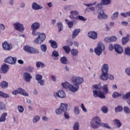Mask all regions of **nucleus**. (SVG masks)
Wrapping results in <instances>:
<instances>
[{"instance_id":"1","label":"nucleus","mask_w":130,"mask_h":130,"mask_svg":"<svg viewBox=\"0 0 130 130\" xmlns=\"http://www.w3.org/2000/svg\"><path fill=\"white\" fill-rule=\"evenodd\" d=\"M40 27V24H39L38 22H35L34 23L31 28L32 30V34L34 36H37L39 35V37L36 38L34 42L35 43H36L37 44H41V43H43V42L46 39V36H45V34L44 33H41L39 34V32H37V30L39 29Z\"/></svg>"},{"instance_id":"2","label":"nucleus","mask_w":130,"mask_h":130,"mask_svg":"<svg viewBox=\"0 0 130 130\" xmlns=\"http://www.w3.org/2000/svg\"><path fill=\"white\" fill-rule=\"evenodd\" d=\"M90 125L92 128L95 129L98 128L99 126H103V127H106L107 128H111L109 125L107 123H101V119L98 117H95L92 119L90 122Z\"/></svg>"},{"instance_id":"3","label":"nucleus","mask_w":130,"mask_h":130,"mask_svg":"<svg viewBox=\"0 0 130 130\" xmlns=\"http://www.w3.org/2000/svg\"><path fill=\"white\" fill-rule=\"evenodd\" d=\"M71 80L75 86H72V88L74 89L75 92H77L79 90V88H80L79 85H81L84 83V78L80 77L73 76L71 78Z\"/></svg>"},{"instance_id":"4","label":"nucleus","mask_w":130,"mask_h":130,"mask_svg":"<svg viewBox=\"0 0 130 130\" xmlns=\"http://www.w3.org/2000/svg\"><path fill=\"white\" fill-rule=\"evenodd\" d=\"M109 69V67L107 64H104L102 67V74L100 76V79L102 81H107L108 80Z\"/></svg>"},{"instance_id":"5","label":"nucleus","mask_w":130,"mask_h":130,"mask_svg":"<svg viewBox=\"0 0 130 130\" xmlns=\"http://www.w3.org/2000/svg\"><path fill=\"white\" fill-rule=\"evenodd\" d=\"M103 4L102 3L98 4L97 6H95V8L98 9V11L101 10L102 13H100L98 15V19L99 20H102L104 19V20H106L107 18H108V16L104 14V11L102 10Z\"/></svg>"},{"instance_id":"6","label":"nucleus","mask_w":130,"mask_h":130,"mask_svg":"<svg viewBox=\"0 0 130 130\" xmlns=\"http://www.w3.org/2000/svg\"><path fill=\"white\" fill-rule=\"evenodd\" d=\"M105 49V46H104V44L102 43V42H100L98 44L97 47L94 49V52L96 55H101V53H102V52Z\"/></svg>"},{"instance_id":"7","label":"nucleus","mask_w":130,"mask_h":130,"mask_svg":"<svg viewBox=\"0 0 130 130\" xmlns=\"http://www.w3.org/2000/svg\"><path fill=\"white\" fill-rule=\"evenodd\" d=\"M68 111V104L61 103L59 108L55 110V113L57 115L61 114L63 112Z\"/></svg>"},{"instance_id":"8","label":"nucleus","mask_w":130,"mask_h":130,"mask_svg":"<svg viewBox=\"0 0 130 130\" xmlns=\"http://www.w3.org/2000/svg\"><path fill=\"white\" fill-rule=\"evenodd\" d=\"M24 50H25L28 53L34 54V53H39V51L37 49H35L32 47L29 46H25L23 47Z\"/></svg>"},{"instance_id":"9","label":"nucleus","mask_w":130,"mask_h":130,"mask_svg":"<svg viewBox=\"0 0 130 130\" xmlns=\"http://www.w3.org/2000/svg\"><path fill=\"white\" fill-rule=\"evenodd\" d=\"M19 93L23 96H29V94L26 92V91L22 88H19L18 90H15L12 91L13 95H18Z\"/></svg>"},{"instance_id":"10","label":"nucleus","mask_w":130,"mask_h":130,"mask_svg":"<svg viewBox=\"0 0 130 130\" xmlns=\"http://www.w3.org/2000/svg\"><path fill=\"white\" fill-rule=\"evenodd\" d=\"M13 26L15 29V30H17V31H19V32H23L24 31V26L23 24L19 23V22H16L13 24Z\"/></svg>"},{"instance_id":"11","label":"nucleus","mask_w":130,"mask_h":130,"mask_svg":"<svg viewBox=\"0 0 130 130\" xmlns=\"http://www.w3.org/2000/svg\"><path fill=\"white\" fill-rule=\"evenodd\" d=\"M61 85L63 88L65 89H69L71 92H76V90L74 89V88H72V87H74V86L69 82H65V83H62Z\"/></svg>"},{"instance_id":"12","label":"nucleus","mask_w":130,"mask_h":130,"mask_svg":"<svg viewBox=\"0 0 130 130\" xmlns=\"http://www.w3.org/2000/svg\"><path fill=\"white\" fill-rule=\"evenodd\" d=\"M114 49L118 54H121L123 52V48L120 45L115 44L114 45Z\"/></svg>"},{"instance_id":"13","label":"nucleus","mask_w":130,"mask_h":130,"mask_svg":"<svg viewBox=\"0 0 130 130\" xmlns=\"http://www.w3.org/2000/svg\"><path fill=\"white\" fill-rule=\"evenodd\" d=\"M3 48L4 50H6L7 51H10V50H12V48H13V45H12L11 44H9L7 43V42H4L2 44Z\"/></svg>"},{"instance_id":"14","label":"nucleus","mask_w":130,"mask_h":130,"mask_svg":"<svg viewBox=\"0 0 130 130\" xmlns=\"http://www.w3.org/2000/svg\"><path fill=\"white\" fill-rule=\"evenodd\" d=\"M53 94L56 99L58 97L59 98H64L66 97V93L63 90H60L58 92H54Z\"/></svg>"},{"instance_id":"15","label":"nucleus","mask_w":130,"mask_h":130,"mask_svg":"<svg viewBox=\"0 0 130 130\" xmlns=\"http://www.w3.org/2000/svg\"><path fill=\"white\" fill-rule=\"evenodd\" d=\"M5 61L7 63H10V64H15L17 61V57L9 56L5 59Z\"/></svg>"},{"instance_id":"16","label":"nucleus","mask_w":130,"mask_h":130,"mask_svg":"<svg viewBox=\"0 0 130 130\" xmlns=\"http://www.w3.org/2000/svg\"><path fill=\"white\" fill-rule=\"evenodd\" d=\"M88 37L93 39V40H96L98 38V33L96 31H90L88 33Z\"/></svg>"},{"instance_id":"17","label":"nucleus","mask_w":130,"mask_h":130,"mask_svg":"<svg viewBox=\"0 0 130 130\" xmlns=\"http://www.w3.org/2000/svg\"><path fill=\"white\" fill-rule=\"evenodd\" d=\"M93 94L94 97H99V98L104 99L105 95L101 92L100 91H97L96 90H93Z\"/></svg>"},{"instance_id":"18","label":"nucleus","mask_w":130,"mask_h":130,"mask_svg":"<svg viewBox=\"0 0 130 130\" xmlns=\"http://www.w3.org/2000/svg\"><path fill=\"white\" fill-rule=\"evenodd\" d=\"M36 80L38 81V82L41 86H43L44 85V80H42V75L40 74L37 75L36 76Z\"/></svg>"},{"instance_id":"19","label":"nucleus","mask_w":130,"mask_h":130,"mask_svg":"<svg viewBox=\"0 0 130 130\" xmlns=\"http://www.w3.org/2000/svg\"><path fill=\"white\" fill-rule=\"evenodd\" d=\"M24 76V80L25 81V82H27L29 83L30 81H31V79H32V76H31V74L30 73H28L27 72H25L23 74Z\"/></svg>"},{"instance_id":"20","label":"nucleus","mask_w":130,"mask_h":130,"mask_svg":"<svg viewBox=\"0 0 130 130\" xmlns=\"http://www.w3.org/2000/svg\"><path fill=\"white\" fill-rule=\"evenodd\" d=\"M106 42H110V41L111 42H115V41H116L117 40V38H116V37H111L110 38H106L104 40Z\"/></svg>"},{"instance_id":"21","label":"nucleus","mask_w":130,"mask_h":130,"mask_svg":"<svg viewBox=\"0 0 130 130\" xmlns=\"http://www.w3.org/2000/svg\"><path fill=\"white\" fill-rule=\"evenodd\" d=\"M1 70L4 74H6V73H7L8 71H9V66L5 63L2 66Z\"/></svg>"},{"instance_id":"22","label":"nucleus","mask_w":130,"mask_h":130,"mask_svg":"<svg viewBox=\"0 0 130 130\" xmlns=\"http://www.w3.org/2000/svg\"><path fill=\"white\" fill-rule=\"evenodd\" d=\"M129 35H127L126 37H123L122 38V43L123 45H124V44H126V43H127V42H128V41H129Z\"/></svg>"},{"instance_id":"23","label":"nucleus","mask_w":130,"mask_h":130,"mask_svg":"<svg viewBox=\"0 0 130 130\" xmlns=\"http://www.w3.org/2000/svg\"><path fill=\"white\" fill-rule=\"evenodd\" d=\"M80 32H81L80 29H74L73 31V34H72L73 39H75V38L77 37V36H78V35H79V33H80Z\"/></svg>"},{"instance_id":"24","label":"nucleus","mask_w":130,"mask_h":130,"mask_svg":"<svg viewBox=\"0 0 130 130\" xmlns=\"http://www.w3.org/2000/svg\"><path fill=\"white\" fill-rule=\"evenodd\" d=\"M32 8L33 10H40L43 8V7L37 4L36 3H34L32 5Z\"/></svg>"},{"instance_id":"25","label":"nucleus","mask_w":130,"mask_h":130,"mask_svg":"<svg viewBox=\"0 0 130 130\" xmlns=\"http://www.w3.org/2000/svg\"><path fill=\"white\" fill-rule=\"evenodd\" d=\"M49 43L51 44V47L54 49L57 48V43H56V42L50 40L49 41Z\"/></svg>"},{"instance_id":"26","label":"nucleus","mask_w":130,"mask_h":130,"mask_svg":"<svg viewBox=\"0 0 130 130\" xmlns=\"http://www.w3.org/2000/svg\"><path fill=\"white\" fill-rule=\"evenodd\" d=\"M7 116L8 113L6 112L3 113L0 117V122H5L7 119L6 117H7Z\"/></svg>"},{"instance_id":"27","label":"nucleus","mask_w":130,"mask_h":130,"mask_svg":"<svg viewBox=\"0 0 130 130\" xmlns=\"http://www.w3.org/2000/svg\"><path fill=\"white\" fill-rule=\"evenodd\" d=\"M113 123L114 125L118 127V128H119V127L121 126V122H120V121L117 119H116L113 121Z\"/></svg>"},{"instance_id":"28","label":"nucleus","mask_w":130,"mask_h":130,"mask_svg":"<svg viewBox=\"0 0 130 130\" xmlns=\"http://www.w3.org/2000/svg\"><path fill=\"white\" fill-rule=\"evenodd\" d=\"M71 53L72 56H78V54H79V51L77 49H72L71 51Z\"/></svg>"},{"instance_id":"29","label":"nucleus","mask_w":130,"mask_h":130,"mask_svg":"<svg viewBox=\"0 0 130 130\" xmlns=\"http://www.w3.org/2000/svg\"><path fill=\"white\" fill-rule=\"evenodd\" d=\"M62 49L64 50L67 54H70L71 52V48L69 46H64L62 47Z\"/></svg>"},{"instance_id":"30","label":"nucleus","mask_w":130,"mask_h":130,"mask_svg":"<svg viewBox=\"0 0 130 130\" xmlns=\"http://www.w3.org/2000/svg\"><path fill=\"white\" fill-rule=\"evenodd\" d=\"M52 56H54V59L56 60L58 59L57 57L59 56V54L58 53V52H57V51L55 50L52 52Z\"/></svg>"},{"instance_id":"31","label":"nucleus","mask_w":130,"mask_h":130,"mask_svg":"<svg viewBox=\"0 0 130 130\" xmlns=\"http://www.w3.org/2000/svg\"><path fill=\"white\" fill-rule=\"evenodd\" d=\"M0 85L3 89H6V88H8V86H9V83H8V82H7L6 81H2L0 83Z\"/></svg>"},{"instance_id":"32","label":"nucleus","mask_w":130,"mask_h":130,"mask_svg":"<svg viewBox=\"0 0 130 130\" xmlns=\"http://www.w3.org/2000/svg\"><path fill=\"white\" fill-rule=\"evenodd\" d=\"M65 22L68 25L69 28H73L74 27V22L73 21H69L68 19H65Z\"/></svg>"},{"instance_id":"33","label":"nucleus","mask_w":130,"mask_h":130,"mask_svg":"<svg viewBox=\"0 0 130 130\" xmlns=\"http://www.w3.org/2000/svg\"><path fill=\"white\" fill-rule=\"evenodd\" d=\"M102 5L104 6H108V5H110L111 4V1L110 0H102L101 1Z\"/></svg>"},{"instance_id":"34","label":"nucleus","mask_w":130,"mask_h":130,"mask_svg":"<svg viewBox=\"0 0 130 130\" xmlns=\"http://www.w3.org/2000/svg\"><path fill=\"white\" fill-rule=\"evenodd\" d=\"M36 67L38 69H39L41 67L42 68H43L45 67V65L42 62L38 61L36 62Z\"/></svg>"},{"instance_id":"35","label":"nucleus","mask_w":130,"mask_h":130,"mask_svg":"<svg viewBox=\"0 0 130 130\" xmlns=\"http://www.w3.org/2000/svg\"><path fill=\"white\" fill-rule=\"evenodd\" d=\"M60 61L63 64H67V63H68V59L66 56L62 57L60 58Z\"/></svg>"},{"instance_id":"36","label":"nucleus","mask_w":130,"mask_h":130,"mask_svg":"<svg viewBox=\"0 0 130 130\" xmlns=\"http://www.w3.org/2000/svg\"><path fill=\"white\" fill-rule=\"evenodd\" d=\"M75 20H80V21H87V18L83 17V16L78 15L75 17Z\"/></svg>"},{"instance_id":"37","label":"nucleus","mask_w":130,"mask_h":130,"mask_svg":"<svg viewBox=\"0 0 130 130\" xmlns=\"http://www.w3.org/2000/svg\"><path fill=\"white\" fill-rule=\"evenodd\" d=\"M102 89L103 91L106 93V94H107L108 93L109 90H108V85L107 84H105L103 87Z\"/></svg>"},{"instance_id":"38","label":"nucleus","mask_w":130,"mask_h":130,"mask_svg":"<svg viewBox=\"0 0 130 130\" xmlns=\"http://www.w3.org/2000/svg\"><path fill=\"white\" fill-rule=\"evenodd\" d=\"M41 49L42 51H43V52H46V50H47V47L46 46V45L42 44L41 45Z\"/></svg>"},{"instance_id":"39","label":"nucleus","mask_w":130,"mask_h":130,"mask_svg":"<svg viewBox=\"0 0 130 130\" xmlns=\"http://www.w3.org/2000/svg\"><path fill=\"white\" fill-rule=\"evenodd\" d=\"M121 96H122V94L118 93L117 92H114L112 94L113 98H117V97H121Z\"/></svg>"},{"instance_id":"40","label":"nucleus","mask_w":130,"mask_h":130,"mask_svg":"<svg viewBox=\"0 0 130 130\" xmlns=\"http://www.w3.org/2000/svg\"><path fill=\"white\" fill-rule=\"evenodd\" d=\"M116 112H121V111L123 110L122 108V106H118L117 107L115 108Z\"/></svg>"},{"instance_id":"41","label":"nucleus","mask_w":130,"mask_h":130,"mask_svg":"<svg viewBox=\"0 0 130 130\" xmlns=\"http://www.w3.org/2000/svg\"><path fill=\"white\" fill-rule=\"evenodd\" d=\"M0 97H3V98H8V97H9V94L5 93L3 91H0Z\"/></svg>"},{"instance_id":"42","label":"nucleus","mask_w":130,"mask_h":130,"mask_svg":"<svg viewBox=\"0 0 130 130\" xmlns=\"http://www.w3.org/2000/svg\"><path fill=\"white\" fill-rule=\"evenodd\" d=\"M119 13L118 12L114 13L113 14L112 16H111L112 20H115L116 18L118 17Z\"/></svg>"},{"instance_id":"43","label":"nucleus","mask_w":130,"mask_h":130,"mask_svg":"<svg viewBox=\"0 0 130 130\" xmlns=\"http://www.w3.org/2000/svg\"><path fill=\"white\" fill-rule=\"evenodd\" d=\"M124 111L126 114H129L130 113V109L128 107L125 106L124 107Z\"/></svg>"},{"instance_id":"44","label":"nucleus","mask_w":130,"mask_h":130,"mask_svg":"<svg viewBox=\"0 0 130 130\" xmlns=\"http://www.w3.org/2000/svg\"><path fill=\"white\" fill-rule=\"evenodd\" d=\"M17 109L20 113H23V112H24V108L22 106H18Z\"/></svg>"},{"instance_id":"45","label":"nucleus","mask_w":130,"mask_h":130,"mask_svg":"<svg viewBox=\"0 0 130 130\" xmlns=\"http://www.w3.org/2000/svg\"><path fill=\"white\" fill-rule=\"evenodd\" d=\"M57 27L58 28V31L59 32H60V31H61V30H62V23H61V22H59L57 23Z\"/></svg>"},{"instance_id":"46","label":"nucleus","mask_w":130,"mask_h":130,"mask_svg":"<svg viewBox=\"0 0 130 130\" xmlns=\"http://www.w3.org/2000/svg\"><path fill=\"white\" fill-rule=\"evenodd\" d=\"M74 113L78 115L80 113V110H79V107H75L74 108Z\"/></svg>"},{"instance_id":"47","label":"nucleus","mask_w":130,"mask_h":130,"mask_svg":"<svg viewBox=\"0 0 130 130\" xmlns=\"http://www.w3.org/2000/svg\"><path fill=\"white\" fill-rule=\"evenodd\" d=\"M102 110L103 112H104V113H107V112H108V109H107V107L105 106H104L102 108Z\"/></svg>"},{"instance_id":"48","label":"nucleus","mask_w":130,"mask_h":130,"mask_svg":"<svg viewBox=\"0 0 130 130\" xmlns=\"http://www.w3.org/2000/svg\"><path fill=\"white\" fill-rule=\"evenodd\" d=\"M73 129L74 130H79V123L78 122L75 123Z\"/></svg>"},{"instance_id":"49","label":"nucleus","mask_w":130,"mask_h":130,"mask_svg":"<svg viewBox=\"0 0 130 130\" xmlns=\"http://www.w3.org/2000/svg\"><path fill=\"white\" fill-rule=\"evenodd\" d=\"M40 120V117L39 116H36L33 119L34 122H37V121H39Z\"/></svg>"},{"instance_id":"50","label":"nucleus","mask_w":130,"mask_h":130,"mask_svg":"<svg viewBox=\"0 0 130 130\" xmlns=\"http://www.w3.org/2000/svg\"><path fill=\"white\" fill-rule=\"evenodd\" d=\"M6 108V105L4 103L0 102V110L5 109Z\"/></svg>"},{"instance_id":"51","label":"nucleus","mask_w":130,"mask_h":130,"mask_svg":"<svg viewBox=\"0 0 130 130\" xmlns=\"http://www.w3.org/2000/svg\"><path fill=\"white\" fill-rule=\"evenodd\" d=\"M93 87L96 90H100L102 88L101 85L100 84L93 85Z\"/></svg>"},{"instance_id":"52","label":"nucleus","mask_w":130,"mask_h":130,"mask_svg":"<svg viewBox=\"0 0 130 130\" xmlns=\"http://www.w3.org/2000/svg\"><path fill=\"white\" fill-rule=\"evenodd\" d=\"M125 52L127 55H130V48L127 47L125 49Z\"/></svg>"},{"instance_id":"53","label":"nucleus","mask_w":130,"mask_h":130,"mask_svg":"<svg viewBox=\"0 0 130 130\" xmlns=\"http://www.w3.org/2000/svg\"><path fill=\"white\" fill-rule=\"evenodd\" d=\"M70 13L74 16H78V15H79V13L77 11H72Z\"/></svg>"},{"instance_id":"54","label":"nucleus","mask_w":130,"mask_h":130,"mask_svg":"<svg viewBox=\"0 0 130 130\" xmlns=\"http://www.w3.org/2000/svg\"><path fill=\"white\" fill-rule=\"evenodd\" d=\"M64 112V116L65 118L69 119V118H70V115H69V113H68L66 112Z\"/></svg>"},{"instance_id":"55","label":"nucleus","mask_w":130,"mask_h":130,"mask_svg":"<svg viewBox=\"0 0 130 130\" xmlns=\"http://www.w3.org/2000/svg\"><path fill=\"white\" fill-rule=\"evenodd\" d=\"M109 50H113L114 49V46H113V45L112 44H110L109 46Z\"/></svg>"},{"instance_id":"56","label":"nucleus","mask_w":130,"mask_h":130,"mask_svg":"<svg viewBox=\"0 0 130 130\" xmlns=\"http://www.w3.org/2000/svg\"><path fill=\"white\" fill-rule=\"evenodd\" d=\"M108 79L111 80V81H113V80H114V76H113L112 75H110L109 76L108 75Z\"/></svg>"},{"instance_id":"57","label":"nucleus","mask_w":130,"mask_h":130,"mask_svg":"<svg viewBox=\"0 0 130 130\" xmlns=\"http://www.w3.org/2000/svg\"><path fill=\"white\" fill-rule=\"evenodd\" d=\"M81 108L83 110V111H84V112H87V109H86V108H85V107L84 106V104H81Z\"/></svg>"},{"instance_id":"58","label":"nucleus","mask_w":130,"mask_h":130,"mask_svg":"<svg viewBox=\"0 0 130 130\" xmlns=\"http://www.w3.org/2000/svg\"><path fill=\"white\" fill-rule=\"evenodd\" d=\"M5 29H6L5 25H4V24H0V30L4 31Z\"/></svg>"},{"instance_id":"59","label":"nucleus","mask_w":130,"mask_h":130,"mask_svg":"<svg viewBox=\"0 0 130 130\" xmlns=\"http://www.w3.org/2000/svg\"><path fill=\"white\" fill-rule=\"evenodd\" d=\"M27 71L28 72H29V73H32V72H33V68L31 67H29L27 69Z\"/></svg>"},{"instance_id":"60","label":"nucleus","mask_w":130,"mask_h":130,"mask_svg":"<svg viewBox=\"0 0 130 130\" xmlns=\"http://www.w3.org/2000/svg\"><path fill=\"white\" fill-rule=\"evenodd\" d=\"M125 72L129 76H130V68H127L125 70Z\"/></svg>"},{"instance_id":"61","label":"nucleus","mask_w":130,"mask_h":130,"mask_svg":"<svg viewBox=\"0 0 130 130\" xmlns=\"http://www.w3.org/2000/svg\"><path fill=\"white\" fill-rule=\"evenodd\" d=\"M64 10H67L68 11H71V6H66L64 8Z\"/></svg>"},{"instance_id":"62","label":"nucleus","mask_w":130,"mask_h":130,"mask_svg":"<svg viewBox=\"0 0 130 130\" xmlns=\"http://www.w3.org/2000/svg\"><path fill=\"white\" fill-rule=\"evenodd\" d=\"M121 16H122V17H126L128 16L127 12H126V13H121Z\"/></svg>"},{"instance_id":"63","label":"nucleus","mask_w":130,"mask_h":130,"mask_svg":"<svg viewBox=\"0 0 130 130\" xmlns=\"http://www.w3.org/2000/svg\"><path fill=\"white\" fill-rule=\"evenodd\" d=\"M122 25H124L125 26H127V24H128V23L126 21H122L121 22Z\"/></svg>"},{"instance_id":"64","label":"nucleus","mask_w":130,"mask_h":130,"mask_svg":"<svg viewBox=\"0 0 130 130\" xmlns=\"http://www.w3.org/2000/svg\"><path fill=\"white\" fill-rule=\"evenodd\" d=\"M18 63H20V64H23V63H24V61L21 59L18 60Z\"/></svg>"}]
</instances>
